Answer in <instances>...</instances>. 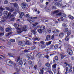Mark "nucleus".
<instances>
[{
  "instance_id": "obj_14",
  "label": "nucleus",
  "mask_w": 74,
  "mask_h": 74,
  "mask_svg": "<svg viewBox=\"0 0 74 74\" xmlns=\"http://www.w3.org/2000/svg\"><path fill=\"white\" fill-rule=\"evenodd\" d=\"M11 30V29L9 27L6 28L5 29V31L6 32H10Z\"/></svg>"
},
{
  "instance_id": "obj_3",
  "label": "nucleus",
  "mask_w": 74,
  "mask_h": 74,
  "mask_svg": "<svg viewBox=\"0 0 74 74\" xmlns=\"http://www.w3.org/2000/svg\"><path fill=\"white\" fill-rule=\"evenodd\" d=\"M21 60V59H20V57H18L17 59V62H19L18 63V64L19 65H22L23 64V61H22V60Z\"/></svg>"
},
{
  "instance_id": "obj_22",
  "label": "nucleus",
  "mask_w": 74,
  "mask_h": 74,
  "mask_svg": "<svg viewBox=\"0 0 74 74\" xmlns=\"http://www.w3.org/2000/svg\"><path fill=\"white\" fill-rule=\"evenodd\" d=\"M25 44H26V45H30L31 44L30 42H29L28 41H26V42H25Z\"/></svg>"
},
{
  "instance_id": "obj_9",
  "label": "nucleus",
  "mask_w": 74,
  "mask_h": 74,
  "mask_svg": "<svg viewBox=\"0 0 74 74\" xmlns=\"http://www.w3.org/2000/svg\"><path fill=\"white\" fill-rule=\"evenodd\" d=\"M64 35V34L63 33H61L59 34V37L60 38H62Z\"/></svg>"
},
{
  "instance_id": "obj_13",
  "label": "nucleus",
  "mask_w": 74,
  "mask_h": 74,
  "mask_svg": "<svg viewBox=\"0 0 74 74\" xmlns=\"http://www.w3.org/2000/svg\"><path fill=\"white\" fill-rule=\"evenodd\" d=\"M13 4L14 6L15 7H17L18 6V5L17 4V3H12Z\"/></svg>"
},
{
  "instance_id": "obj_49",
  "label": "nucleus",
  "mask_w": 74,
  "mask_h": 74,
  "mask_svg": "<svg viewBox=\"0 0 74 74\" xmlns=\"http://www.w3.org/2000/svg\"><path fill=\"white\" fill-rule=\"evenodd\" d=\"M52 9H53V10H54L55 9L56 10V6H52Z\"/></svg>"
},
{
  "instance_id": "obj_54",
  "label": "nucleus",
  "mask_w": 74,
  "mask_h": 74,
  "mask_svg": "<svg viewBox=\"0 0 74 74\" xmlns=\"http://www.w3.org/2000/svg\"><path fill=\"white\" fill-rule=\"evenodd\" d=\"M37 42H33V44L34 45H36V44H37Z\"/></svg>"
},
{
  "instance_id": "obj_47",
  "label": "nucleus",
  "mask_w": 74,
  "mask_h": 74,
  "mask_svg": "<svg viewBox=\"0 0 74 74\" xmlns=\"http://www.w3.org/2000/svg\"><path fill=\"white\" fill-rule=\"evenodd\" d=\"M69 54L70 55V54H71V53H73V51H72V50H70L69 51Z\"/></svg>"
},
{
  "instance_id": "obj_26",
  "label": "nucleus",
  "mask_w": 74,
  "mask_h": 74,
  "mask_svg": "<svg viewBox=\"0 0 74 74\" xmlns=\"http://www.w3.org/2000/svg\"><path fill=\"white\" fill-rule=\"evenodd\" d=\"M40 28L41 29H42V30H45V27L44 26H41Z\"/></svg>"
},
{
  "instance_id": "obj_18",
  "label": "nucleus",
  "mask_w": 74,
  "mask_h": 74,
  "mask_svg": "<svg viewBox=\"0 0 74 74\" xmlns=\"http://www.w3.org/2000/svg\"><path fill=\"white\" fill-rule=\"evenodd\" d=\"M68 30L69 29L68 28H65L64 29V32L65 33H67L68 32Z\"/></svg>"
},
{
  "instance_id": "obj_48",
  "label": "nucleus",
  "mask_w": 74,
  "mask_h": 74,
  "mask_svg": "<svg viewBox=\"0 0 74 74\" xmlns=\"http://www.w3.org/2000/svg\"><path fill=\"white\" fill-rule=\"evenodd\" d=\"M54 37H55V34H54L51 36V39H52V40L54 39Z\"/></svg>"
},
{
  "instance_id": "obj_5",
  "label": "nucleus",
  "mask_w": 74,
  "mask_h": 74,
  "mask_svg": "<svg viewBox=\"0 0 74 74\" xmlns=\"http://www.w3.org/2000/svg\"><path fill=\"white\" fill-rule=\"evenodd\" d=\"M7 64H8L9 66H13V65L14 63H13L12 62V61H10V60H7Z\"/></svg>"
},
{
  "instance_id": "obj_60",
  "label": "nucleus",
  "mask_w": 74,
  "mask_h": 74,
  "mask_svg": "<svg viewBox=\"0 0 74 74\" xmlns=\"http://www.w3.org/2000/svg\"><path fill=\"white\" fill-rule=\"evenodd\" d=\"M25 16H26V17H27V18H28V17H29V16H30V15H29L28 14H26Z\"/></svg>"
},
{
  "instance_id": "obj_10",
  "label": "nucleus",
  "mask_w": 74,
  "mask_h": 74,
  "mask_svg": "<svg viewBox=\"0 0 74 74\" xmlns=\"http://www.w3.org/2000/svg\"><path fill=\"white\" fill-rule=\"evenodd\" d=\"M28 64H30V65H32V66H34V62H33V63L34 64H32L33 62H32V61H31V60L28 61Z\"/></svg>"
},
{
  "instance_id": "obj_19",
  "label": "nucleus",
  "mask_w": 74,
  "mask_h": 74,
  "mask_svg": "<svg viewBox=\"0 0 74 74\" xmlns=\"http://www.w3.org/2000/svg\"><path fill=\"white\" fill-rule=\"evenodd\" d=\"M68 17L69 18V19H71V20H73L74 19V17L71 15H69Z\"/></svg>"
},
{
  "instance_id": "obj_30",
  "label": "nucleus",
  "mask_w": 74,
  "mask_h": 74,
  "mask_svg": "<svg viewBox=\"0 0 74 74\" xmlns=\"http://www.w3.org/2000/svg\"><path fill=\"white\" fill-rule=\"evenodd\" d=\"M38 25V23L36 22L35 24H32V25L33 27H35L36 26H37Z\"/></svg>"
},
{
  "instance_id": "obj_59",
  "label": "nucleus",
  "mask_w": 74,
  "mask_h": 74,
  "mask_svg": "<svg viewBox=\"0 0 74 74\" xmlns=\"http://www.w3.org/2000/svg\"><path fill=\"white\" fill-rule=\"evenodd\" d=\"M20 15H21L22 16H23L24 15V13H23V12H22L21 13Z\"/></svg>"
},
{
  "instance_id": "obj_51",
  "label": "nucleus",
  "mask_w": 74,
  "mask_h": 74,
  "mask_svg": "<svg viewBox=\"0 0 74 74\" xmlns=\"http://www.w3.org/2000/svg\"><path fill=\"white\" fill-rule=\"evenodd\" d=\"M47 71H48L49 73L51 71V69L50 68H48V69H47Z\"/></svg>"
},
{
  "instance_id": "obj_33",
  "label": "nucleus",
  "mask_w": 74,
  "mask_h": 74,
  "mask_svg": "<svg viewBox=\"0 0 74 74\" xmlns=\"http://www.w3.org/2000/svg\"><path fill=\"white\" fill-rule=\"evenodd\" d=\"M36 48V47L34 46H32L31 47V50H34V49Z\"/></svg>"
},
{
  "instance_id": "obj_27",
  "label": "nucleus",
  "mask_w": 74,
  "mask_h": 74,
  "mask_svg": "<svg viewBox=\"0 0 74 74\" xmlns=\"http://www.w3.org/2000/svg\"><path fill=\"white\" fill-rule=\"evenodd\" d=\"M45 66H47V67H49L50 66V64L49 62L46 63L45 64Z\"/></svg>"
},
{
  "instance_id": "obj_46",
  "label": "nucleus",
  "mask_w": 74,
  "mask_h": 74,
  "mask_svg": "<svg viewBox=\"0 0 74 74\" xmlns=\"http://www.w3.org/2000/svg\"><path fill=\"white\" fill-rule=\"evenodd\" d=\"M0 30L1 32H3L4 31V28H3V27H0Z\"/></svg>"
},
{
  "instance_id": "obj_4",
  "label": "nucleus",
  "mask_w": 74,
  "mask_h": 74,
  "mask_svg": "<svg viewBox=\"0 0 74 74\" xmlns=\"http://www.w3.org/2000/svg\"><path fill=\"white\" fill-rule=\"evenodd\" d=\"M21 6L23 9L24 8H26L27 7V4L26 3H23L21 4Z\"/></svg>"
},
{
  "instance_id": "obj_64",
  "label": "nucleus",
  "mask_w": 74,
  "mask_h": 74,
  "mask_svg": "<svg viewBox=\"0 0 74 74\" xmlns=\"http://www.w3.org/2000/svg\"><path fill=\"white\" fill-rule=\"evenodd\" d=\"M49 74H53V73H52V72L51 71L49 72Z\"/></svg>"
},
{
  "instance_id": "obj_36",
  "label": "nucleus",
  "mask_w": 74,
  "mask_h": 74,
  "mask_svg": "<svg viewBox=\"0 0 74 74\" xmlns=\"http://www.w3.org/2000/svg\"><path fill=\"white\" fill-rule=\"evenodd\" d=\"M27 57L28 58V59H30L32 58V56L31 55H27Z\"/></svg>"
},
{
  "instance_id": "obj_8",
  "label": "nucleus",
  "mask_w": 74,
  "mask_h": 74,
  "mask_svg": "<svg viewBox=\"0 0 74 74\" xmlns=\"http://www.w3.org/2000/svg\"><path fill=\"white\" fill-rule=\"evenodd\" d=\"M51 35H48L46 37V39L47 41H49L51 40Z\"/></svg>"
},
{
  "instance_id": "obj_37",
  "label": "nucleus",
  "mask_w": 74,
  "mask_h": 74,
  "mask_svg": "<svg viewBox=\"0 0 74 74\" xmlns=\"http://www.w3.org/2000/svg\"><path fill=\"white\" fill-rule=\"evenodd\" d=\"M34 68L35 70H36L37 69V65H35L34 67Z\"/></svg>"
},
{
  "instance_id": "obj_23",
  "label": "nucleus",
  "mask_w": 74,
  "mask_h": 74,
  "mask_svg": "<svg viewBox=\"0 0 74 74\" xmlns=\"http://www.w3.org/2000/svg\"><path fill=\"white\" fill-rule=\"evenodd\" d=\"M38 32L39 33L41 34L42 33V29H39L38 30Z\"/></svg>"
},
{
  "instance_id": "obj_52",
  "label": "nucleus",
  "mask_w": 74,
  "mask_h": 74,
  "mask_svg": "<svg viewBox=\"0 0 74 74\" xmlns=\"http://www.w3.org/2000/svg\"><path fill=\"white\" fill-rule=\"evenodd\" d=\"M11 13L10 12H9L8 14V15L7 16V18H9V16H10L11 15Z\"/></svg>"
},
{
  "instance_id": "obj_16",
  "label": "nucleus",
  "mask_w": 74,
  "mask_h": 74,
  "mask_svg": "<svg viewBox=\"0 0 74 74\" xmlns=\"http://www.w3.org/2000/svg\"><path fill=\"white\" fill-rule=\"evenodd\" d=\"M40 38H38L37 37L35 38L34 39V41H40Z\"/></svg>"
},
{
  "instance_id": "obj_34",
  "label": "nucleus",
  "mask_w": 74,
  "mask_h": 74,
  "mask_svg": "<svg viewBox=\"0 0 74 74\" xmlns=\"http://www.w3.org/2000/svg\"><path fill=\"white\" fill-rule=\"evenodd\" d=\"M71 34V31L69 30L67 34V35H68L67 36H70Z\"/></svg>"
},
{
  "instance_id": "obj_24",
  "label": "nucleus",
  "mask_w": 74,
  "mask_h": 74,
  "mask_svg": "<svg viewBox=\"0 0 74 74\" xmlns=\"http://www.w3.org/2000/svg\"><path fill=\"white\" fill-rule=\"evenodd\" d=\"M62 26L63 28H66V27H67V25H66L64 23L62 24Z\"/></svg>"
},
{
  "instance_id": "obj_28",
  "label": "nucleus",
  "mask_w": 74,
  "mask_h": 74,
  "mask_svg": "<svg viewBox=\"0 0 74 74\" xmlns=\"http://www.w3.org/2000/svg\"><path fill=\"white\" fill-rule=\"evenodd\" d=\"M41 47L42 48H45L46 47V45H42L41 46Z\"/></svg>"
},
{
  "instance_id": "obj_50",
  "label": "nucleus",
  "mask_w": 74,
  "mask_h": 74,
  "mask_svg": "<svg viewBox=\"0 0 74 74\" xmlns=\"http://www.w3.org/2000/svg\"><path fill=\"white\" fill-rule=\"evenodd\" d=\"M54 59L56 60H58V56L55 57Z\"/></svg>"
},
{
  "instance_id": "obj_63",
  "label": "nucleus",
  "mask_w": 74,
  "mask_h": 74,
  "mask_svg": "<svg viewBox=\"0 0 74 74\" xmlns=\"http://www.w3.org/2000/svg\"><path fill=\"white\" fill-rule=\"evenodd\" d=\"M3 15V13H2V12H0V16H2Z\"/></svg>"
},
{
  "instance_id": "obj_41",
  "label": "nucleus",
  "mask_w": 74,
  "mask_h": 74,
  "mask_svg": "<svg viewBox=\"0 0 74 74\" xmlns=\"http://www.w3.org/2000/svg\"><path fill=\"white\" fill-rule=\"evenodd\" d=\"M4 4H8V1L5 0L4 2Z\"/></svg>"
},
{
  "instance_id": "obj_57",
  "label": "nucleus",
  "mask_w": 74,
  "mask_h": 74,
  "mask_svg": "<svg viewBox=\"0 0 74 74\" xmlns=\"http://www.w3.org/2000/svg\"><path fill=\"white\" fill-rule=\"evenodd\" d=\"M14 16V15L13 14H12L11 16H9V19H10V18H11V17Z\"/></svg>"
},
{
  "instance_id": "obj_39",
  "label": "nucleus",
  "mask_w": 74,
  "mask_h": 74,
  "mask_svg": "<svg viewBox=\"0 0 74 74\" xmlns=\"http://www.w3.org/2000/svg\"><path fill=\"white\" fill-rule=\"evenodd\" d=\"M12 34V33L11 32H10L8 34H6V36H10V34Z\"/></svg>"
},
{
  "instance_id": "obj_17",
  "label": "nucleus",
  "mask_w": 74,
  "mask_h": 74,
  "mask_svg": "<svg viewBox=\"0 0 74 74\" xmlns=\"http://www.w3.org/2000/svg\"><path fill=\"white\" fill-rule=\"evenodd\" d=\"M51 42H52V41H49L46 42V45L47 46L48 45H51Z\"/></svg>"
},
{
  "instance_id": "obj_12",
  "label": "nucleus",
  "mask_w": 74,
  "mask_h": 74,
  "mask_svg": "<svg viewBox=\"0 0 74 74\" xmlns=\"http://www.w3.org/2000/svg\"><path fill=\"white\" fill-rule=\"evenodd\" d=\"M29 19L30 21H31L32 22H34L35 21V19L33 17H29Z\"/></svg>"
},
{
  "instance_id": "obj_31",
  "label": "nucleus",
  "mask_w": 74,
  "mask_h": 74,
  "mask_svg": "<svg viewBox=\"0 0 74 74\" xmlns=\"http://www.w3.org/2000/svg\"><path fill=\"white\" fill-rule=\"evenodd\" d=\"M53 69H55L56 68V64H54L52 66Z\"/></svg>"
},
{
  "instance_id": "obj_53",
  "label": "nucleus",
  "mask_w": 74,
  "mask_h": 74,
  "mask_svg": "<svg viewBox=\"0 0 74 74\" xmlns=\"http://www.w3.org/2000/svg\"><path fill=\"white\" fill-rule=\"evenodd\" d=\"M47 33H48V29H46L45 31V34H47Z\"/></svg>"
},
{
  "instance_id": "obj_20",
  "label": "nucleus",
  "mask_w": 74,
  "mask_h": 74,
  "mask_svg": "<svg viewBox=\"0 0 74 74\" xmlns=\"http://www.w3.org/2000/svg\"><path fill=\"white\" fill-rule=\"evenodd\" d=\"M69 37L70 36H66L65 38V40L66 41H69Z\"/></svg>"
},
{
  "instance_id": "obj_45",
  "label": "nucleus",
  "mask_w": 74,
  "mask_h": 74,
  "mask_svg": "<svg viewBox=\"0 0 74 74\" xmlns=\"http://www.w3.org/2000/svg\"><path fill=\"white\" fill-rule=\"evenodd\" d=\"M4 10V8H3L1 7H0V10L1 11H3Z\"/></svg>"
},
{
  "instance_id": "obj_40",
  "label": "nucleus",
  "mask_w": 74,
  "mask_h": 74,
  "mask_svg": "<svg viewBox=\"0 0 74 74\" xmlns=\"http://www.w3.org/2000/svg\"><path fill=\"white\" fill-rule=\"evenodd\" d=\"M64 64L65 66V67H67L68 66V64L66 62H64Z\"/></svg>"
},
{
  "instance_id": "obj_55",
  "label": "nucleus",
  "mask_w": 74,
  "mask_h": 74,
  "mask_svg": "<svg viewBox=\"0 0 74 74\" xmlns=\"http://www.w3.org/2000/svg\"><path fill=\"white\" fill-rule=\"evenodd\" d=\"M48 32L49 33H51V29H49Z\"/></svg>"
},
{
  "instance_id": "obj_32",
  "label": "nucleus",
  "mask_w": 74,
  "mask_h": 74,
  "mask_svg": "<svg viewBox=\"0 0 74 74\" xmlns=\"http://www.w3.org/2000/svg\"><path fill=\"white\" fill-rule=\"evenodd\" d=\"M7 13H8L7 11H5L3 13V14L5 16H6L7 15Z\"/></svg>"
},
{
  "instance_id": "obj_38",
  "label": "nucleus",
  "mask_w": 74,
  "mask_h": 74,
  "mask_svg": "<svg viewBox=\"0 0 74 74\" xmlns=\"http://www.w3.org/2000/svg\"><path fill=\"white\" fill-rule=\"evenodd\" d=\"M14 8H11V9L9 10V11H10V12H13V11H14Z\"/></svg>"
},
{
  "instance_id": "obj_43",
  "label": "nucleus",
  "mask_w": 74,
  "mask_h": 74,
  "mask_svg": "<svg viewBox=\"0 0 74 74\" xmlns=\"http://www.w3.org/2000/svg\"><path fill=\"white\" fill-rule=\"evenodd\" d=\"M5 9L7 10H8V11H9L10 9V8L9 7H5Z\"/></svg>"
},
{
  "instance_id": "obj_61",
  "label": "nucleus",
  "mask_w": 74,
  "mask_h": 74,
  "mask_svg": "<svg viewBox=\"0 0 74 74\" xmlns=\"http://www.w3.org/2000/svg\"><path fill=\"white\" fill-rule=\"evenodd\" d=\"M60 19L61 20V21H63V20H64V19L63 18V17H61L60 18Z\"/></svg>"
},
{
  "instance_id": "obj_29",
  "label": "nucleus",
  "mask_w": 74,
  "mask_h": 74,
  "mask_svg": "<svg viewBox=\"0 0 74 74\" xmlns=\"http://www.w3.org/2000/svg\"><path fill=\"white\" fill-rule=\"evenodd\" d=\"M40 72H39L40 74H43V73H44V70H40Z\"/></svg>"
},
{
  "instance_id": "obj_56",
  "label": "nucleus",
  "mask_w": 74,
  "mask_h": 74,
  "mask_svg": "<svg viewBox=\"0 0 74 74\" xmlns=\"http://www.w3.org/2000/svg\"><path fill=\"white\" fill-rule=\"evenodd\" d=\"M68 66L70 68H71L72 67V66L71 64H68Z\"/></svg>"
},
{
  "instance_id": "obj_11",
  "label": "nucleus",
  "mask_w": 74,
  "mask_h": 74,
  "mask_svg": "<svg viewBox=\"0 0 74 74\" xmlns=\"http://www.w3.org/2000/svg\"><path fill=\"white\" fill-rule=\"evenodd\" d=\"M60 56H61V59L62 60L63 59H64V58H65L66 56L65 55H63V54H60Z\"/></svg>"
},
{
  "instance_id": "obj_15",
  "label": "nucleus",
  "mask_w": 74,
  "mask_h": 74,
  "mask_svg": "<svg viewBox=\"0 0 74 74\" xmlns=\"http://www.w3.org/2000/svg\"><path fill=\"white\" fill-rule=\"evenodd\" d=\"M31 32L34 35L36 34V30L32 29L31 31Z\"/></svg>"
},
{
  "instance_id": "obj_7",
  "label": "nucleus",
  "mask_w": 74,
  "mask_h": 74,
  "mask_svg": "<svg viewBox=\"0 0 74 74\" xmlns=\"http://www.w3.org/2000/svg\"><path fill=\"white\" fill-rule=\"evenodd\" d=\"M55 5H56V6H57L58 7H61V4L59 2H56L55 4H54Z\"/></svg>"
},
{
  "instance_id": "obj_44",
  "label": "nucleus",
  "mask_w": 74,
  "mask_h": 74,
  "mask_svg": "<svg viewBox=\"0 0 74 74\" xmlns=\"http://www.w3.org/2000/svg\"><path fill=\"white\" fill-rule=\"evenodd\" d=\"M54 47V45H51L50 46V49H52L53 47Z\"/></svg>"
},
{
  "instance_id": "obj_6",
  "label": "nucleus",
  "mask_w": 74,
  "mask_h": 74,
  "mask_svg": "<svg viewBox=\"0 0 74 74\" xmlns=\"http://www.w3.org/2000/svg\"><path fill=\"white\" fill-rule=\"evenodd\" d=\"M18 45H22L24 46L26 45L25 42H22L21 41H19L18 43Z\"/></svg>"
},
{
  "instance_id": "obj_1",
  "label": "nucleus",
  "mask_w": 74,
  "mask_h": 74,
  "mask_svg": "<svg viewBox=\"0 0 74 74\" xmlns=\"http://www.w3.org/2000/svg\"><path fill=\"white\" fill-rule=\"evenodd\" d=\"M61 11H63V10H56V11H54L53 12V14H57L58 13V12L60 13L57 14L56 15V16H63V17H66V14L63 13H62Z\"/></svg>"
},
{
  "instance_id": "obj_58",
  "label": "nucleus",
  "mask_w": 74,
  "mask_h": 74,
  "mask_svg": "<svg viewBox=\"0 0 74 74\" xmlns=\"http://www.w3.org/2000/svg\"><path fill=\"white\" fill-rule=\"evenodd\" d=\"M44 42L43 41H41L40 42V43L41 44H44Z\"/></svg>"
},
{
  "instance_id": "obj_2",
  "label": "nucleus",
  "mask_w": 74,
  "mask_h": 74,
  "mask_svg": "<svg viewBox=\"0 0 74 74\" xmlns=\"http://www.w3.org/2000/svg\"><path fill=\"white\" fill-rule=\"evenodd\" d=\"M16 29H18L17 33H21L23 31L24 32H26L27 29V27L26 26H24L23 27L21 28H18V27L16 28Z\"/></svg>"
},
{
  "instance_id": "obj_42",
  "label": "nucleus",
  "mask_w": 74,
  "mask_h": 74,
  "mask_svg": "<svg viewBox=\"0 0 74 74\" xmlns=\"http://www.w3.org/2000/svg\"><path fill=\"white\" fill-rule=\"evenodd\" d=\"M10 41L11 42H14L15 41V40L14 39H11Z\"/></svg>"
},
{
  "instance_id": "obj_21",
  "label": "nucleus",
  "mask_w": 74,
  "mask_h": 74,
  "mask_svg": "<svg viewBox=\"0 0 74 74\" xmlns=\"http://www.w3.org/2000/svg\"><path fill=\"white\" fill-rule=\"evenodd\" d=\"M14 66V68L15 69H17V65L15 64H13V66H12V67H13Z\"/></svg>"
},
{
  "instance_id": "obj_35",
  "label": "nucleus",
  "mask_w": 74,
  "mask_h": 74,
  "mask_svg": "<svg viewBox=\"0 0 74 74\" xmlns=\"http://www.w3.org/2000/svg\"><path fill=\"white\" fill-rule=\"evenodd\" d=\"M54 48L55 49H58V45H55Z\"/></svg>"
},
{
  "instance_id": "obj_62",
  "label": "nucleus",
  "mask_w": 74,
  "mask_h": 74,
  "mask_svg": "<svg viewBox=\"0 0 74 74\" xmlns=\"http://www.w3.org/2000/svg\"><path fill=\"white\" fill-rule=\"evenodd\" d=\"M72 69V68H70L69 70V71L70 72H71V71H72V70H71Z\"/></svg>"
},
{
  "instance_id": "obj_25",
  "label": "nucleus",
  "mask_w": 74,
  "mask_h": 74,
  "mask_svg": "<svg viewBox=\"0 0 74 74\" xmlns=\"http://www.w3.org/2000/svg\"><path fill=\"white\" fill-rule=\"evenodd\" d=\"M8 55H9V56H11V57L14 56V54L12 53H8Z\"/></svg>"
}]
</instances>
